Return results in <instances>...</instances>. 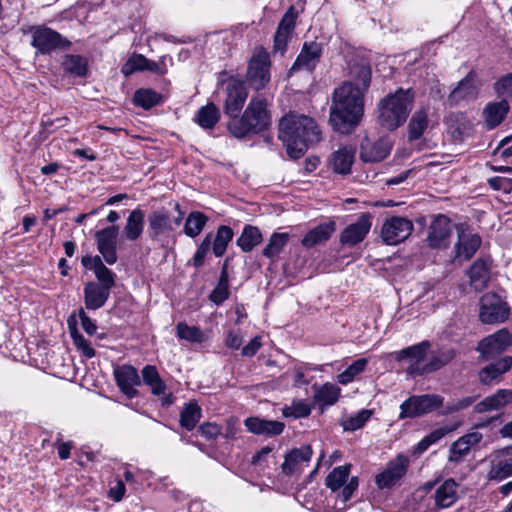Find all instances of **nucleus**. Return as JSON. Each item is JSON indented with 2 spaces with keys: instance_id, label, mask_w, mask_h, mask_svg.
<instances>
[{
  "instance_id": "nucleus-30",
  "label": "nucleus",
  "mask_w": 512,
  "mask_h": 512,
  "mask_svg": "<svg viewBox=\"0 0 512 512\" xmlns=\"http://www.w3.org/2000/svg\"><path fill=\"white\" fill-rule=\"evenodd\" d=\"M512 402V390L499 389L493 395L485 397L474 406L475 413L500 410Z\"/></svg>"
},
{
  "instance_id": "nucleus-8",
  "label": "nucleus",
  "mask_w": 512,
  "mask_h": 512,
  "mask_svg": "<svg viewBox=\"0 0 512 512\" xmlns=\"http://www.w3.org/2000/svg\"><path fill=\"white\" fill-rule=\"evenodd\" d=\"M510 316V307L496 293H486L479 300V319L484 324H499Z\"/></svg>"
},
{
  "instance_id": "nucleus-26",
  "label": "nucleus",
  "mask_w": 512,
  "mask_h": 512,
  "mask_svg": "<svg viewBox=\"0 0 512 512\" xmlns=\"http://www.w3.org/2000/svg\"><path fill=\"white\" fill-rule=\"evenodd\" d=\"M310 445H303L300 448H294L286 454L285 460L281 465L282 472L285 475H292L301 470L303 463L310 461L312 456Z\"/></svg>"
},
{
  "instance_id": "nucleus-51",
  "label": "nucleus",
  "mask_w": 512,
  "mask_h": 512,
  "mask_svg": "<svg viewBox=\"0 0 512 512\" xmlns=\"http://www.w3.org/2000/svg\"><path fill=\"white\" fill-rule=\"evenodd\" d=\"M176 333L180 339L191 343H200L203 340L202 331L196 326H189L185 322L176 325Z\"/></svg>"
},
{
  "instance_id": "nucleus-42",
  "label": "nucleus",
  "mask_w": 512,
  "mask_h": 512,
  "mask_svg": "<svg viewBox=\"0 0 512 512\" xmlns=\"http://www.w3.org/2000/svg\"><path fill=\"white\" fill-rule=\"evenodd\" d=\"M62 66L65 72L77 77H84L88 72V60L81 55H65Z\"/></svg>"
},
{
  "instance_id": "nucleus-43",
  "label": "nucleus",
  "mask_w": 512,
  "mask_h": 512,
  "mask_svg": "<svg viewBox=\"0 0 512 512\" xmlns=\"http://www.w3.org/2000/svg\"><path fill=\"white\" fill-rule=\"evenodd\" d=\"M234 232L230 226L221 225L218 227L216 235L212 240V251L216 257L225 254L228 244L232 241Z\"/></svg>"
},
{
  "instance_id": "nucleus-56",
  "label": "nucleus",
  "mask_w": 512,
  "mask_h": 512,
  "mask_svg": "<svg viewBox=\"0 0 512 512\" xmlns=\"http://www.w3.org/2000/svg\"><path fill=\"white\" fill-rule=\"evenodd\" d=\"M212 244V234L208 233L203 238L202 242L199 244L195 254L192 258V265L195 268H201L204 265L205 258L210 252Z\"/></svg>"
},
{
  "instance_id": "nucleus-60",
  "label": "nucleus",
  "mask_w": 512,
  "mask_h": 512,
  "mask_svg": "<svg viewBox=\"0 0 512 512\" xmlns=\"http://www.w3.org/2000/svg\"><path fill=\"white\" fill-rule=\"evenodd\" d=\"M460 425H461V422L458 421L450 426H443V427L437 428V429L433 430L431 433H429L428 435H426L425 438L432 445V444L438 442L439 440H441L445 435L458 429V427H460Z\"/></svg>"
},
{
  "instance_id": "nucleus-45",
  "label": "nucleus",
  "mask_w": 512,
  "mask_h": 512,
  "mask_svg": "<svg viewBox=\"0 0 512 512\" xmlns=\"http://www.w3.org/2000/svg\"><path fill=\"white\" fill-rule=\"evenodd\" d=\"M288 240V233H273L262 252L263 256L271 260H275L287 245Z\"/></svg>"
},
{
  "instance_id": "nucleus-49",
  "label": "nucleus",
  "mask_w": 512,
  "mask_h": 512,
  "mask_svg": "<svg viewBox=\"0 0 512 512\" xmlns=\"http://www.w3.org/2000/svg\"><path fill=\"white\" fill-rule=\"evenodd\" d=\"M96 262L98 264L94 271L97 279L95 282L111 290L115 286V273L104 265L102 259H97Z\"/></svg>"
},
{
  "instance_id": "nucleus-61",
  "label": "nucleus",
  "mask_w": 512,
  "mask_h": 512,
  "mask_svg": "<svg viewBox=\"0 0 512 512\" xmlns=\"http://www.w3.org/2000/svg\"><path fill=\"white\" fill-rule=\"evenodd\" d=\"M488 185L495 191L510 193L512 191V178L492 177L488 179Z\"/></svg>"
},
{
  "instance_id": "nucleus-53",
  "label": "nucleus",
  "mask_w": 512,
  "mask_h": 512,
  "mask_svg": "<svg viewBox=\"0 0 512 512\" xmlns=\"http://www.w3.org/2000/svg\"><path fill=\"white\" fill-rule=\"evenodd\" d=\"M229 296V277L219 276L217 285L212 290L209 299L216 305H219L227 300Z\"/></svg>"
},
{
  "instance_id": "nucleus-14",
  "label": "nucleus",
  "mask_w": 512,
  "mask_h": 512,
  "mask_svg": "<svg viewBox=\"0 0 512 512\" xmlns=\"http://www.w3.org/2000/svg\"><path fill=\"white\" fill-rule=\"evenodd\" d=\"M248 97V90L242 79L231 78L226 86V99L224 102V113L230 118L240 114Z\"/></svg>"
},
{
  "instance_id": "nucleus-29",
  "label": "nucleus",
  "mask_w": 512,
  "mask_h": 512,
  "mask_svg": "<svg viewBox=\"0 0 512 512\" xmlns=\"http://www.w3.org/2000/svg\"><path fill=\"white\" fill-rule=\"evenodd\" d=\"M350 80L346 82H354L356 87L363 93H367L370 87L372 78V69L369 63L360 60L353 61L349 65Z\"/></svg>"
},
{
  "instance_id": "nucleus-3",
  "label": "nucleus",
  "mask_w": 512,
  "mask_h": 512,
  "mask_svg": "<svg viewBox=\"0 0 512 512\" xmlns=\"http://www.w3.org/2000/svg\"><path fill=\"white\" fill-rule=\"evenodd\" d=\"M272 124L271 112L264 95L251 97L242 114L227 121L228 132L236 139H245L267 131Z\"/></svg>"
},
{
  "instance_id": "nucleus-17",
  "label": "nucleus",
  "mask_w": 512,
  "mask_h": 512,
  "mask_svg": "<svg viewBox=\"0 0 512 512\" xmlns=\"http://www.w3.org/2000/svg\"><path fill=\"white\" fill-rule=\"evenodd\" d=\"M408 466L409 459L402 454L391 460L384 471L375 478L378 488H390L397 484L406 474Z\"/></svg>"
},
{
  "instance_id": "nucleus-46",
  "label": "nucleus",
  "mask_w": 512,
  "mask_h": 512,
  "mask_svg": "<svg viewBox=\"0 0 512 512\" xmlns=\"http://www.w3.org/2000/svg\"><path fill=\"white\" fill-rule=\"evenodd\" d=\"M207 222L208 217L204 213L193 211L186 218L184 233L191 238H195L202 232Z\"/></svg>"
},
{
  "instance_id": "nucleus-32",
  "label": "nucleus",
  "mask_w": 512,
  "mask_h": 512,
  "mask_svg": "<svg viewBox=\"0 0 512 512\" xmlns=\"http://www.w3.org/2000/svg\"><path fill=\"white\" fill-rule=\"evenodd\" d=\"M510 110L507 100L502 99L498 102H489L483 109L484 123L487 129L496 128L502 123Z\"/></svg>"
},
{
  "instance_id": "nucleus-64",
  "label": "nucleus",
  "mask_w": 512,
  "mask_h": 512,
  "mask_svg": "<svg viewBox=\"0 0 512 512\" xmlns=\"http://www.w3.org/2000/svg\"><path fill=\"white\" fill-rule=\"evenodd\" d=\"M199 432L206 439H214L221 433V427L215 423H204L200 425Z\"/></svg>"
},
{
  "instance_id": "nucleus-5",
  "label": "nucleus",
  "mask_w": 512,
  "mask_h": 512,
  "mask_svg": "<svg viewBox=\"0 0 512 512\" xmlns=\"http://www.w3.org/2000/svg\"><path fill=\"white\" fill-rule=\"evenodd\" d=\"M351 464H345L335 467L326 477L325 484L335 495V512H341L346 509V502L357 490L359 482L356 476L349 479Z\"/></svg>"
},
{
  "instance_id": "nucleus-27",
  "label": "nucleus",
  "mask_w": 512,
  "mask_h": 512,
  "mask_svg": "<svg viewBox=\"0 0 512 512\" xmlns=\"http://www.w3.org/2000/svg\"><path fill=\"white\" fill-rule=\"evenodd\" d=\"M244 423L249 432L269 437L280 435L285 428L283 422L266 420L259 417H249Z\"/></svg>"
},
{
  "instance_id": "nucleus-24",
  "label": "nucleus",
  "mask_w": 512,
  "mask_h": 512,
  "mask_svg": "<svg viewBox=\"0 0 512 512\" xmlns=\"http://www.w3.org/2000/svg\"><path fill=\"white\" fill-rule=\"evenodd\" d=\"M512 367V357L505 356L496 362L483 367L478 372L479 382L485 386H492L501 381L504 373Z\"/></svg>"
},
{
  "instance_id": "nucleus-11",
  "label": "nucleus",
  "mask_w": 512,
  "mask_h": 512,
  "mask_svg": "<svg viewBox=\"0 0 512 512\" xmlns=\"http://www.w3.org/2000/svg\"><path fill=\"white\" fill-rule=\"evenodd\" d=\"M413 228L414 225L408 218L392 216L383 222L380 237L387 245H397L411 235Z\"/></svg>"
},
{
  "instance_id": "nucleus-40",
  "label": "nucleus",
  "mask_w": 512,
  "mask_h": 512,
  "mask_svg": "<svg viewBox=\"0 0 512 512\" xmlns=\"http://www.w3.org/2000/svg\"><path fill=\"white\" fill-rule=\"evenodd\" d=\"M262 241V234L258 227L246 225L241 235L236 240V244L240 249L247 253L252 251Z\"/></svg>"
},
{
  "instance_id": "nucleus-59",
  "label": "nucleus",
  "mask_w": 512,
  "mask_h": 512,
  "mask_svg": "<svg viewBox=\"0 0 512 512\" xmlns=\"http://www.w3.org/2000/svg\"><path fill=\"white\" fill-rule=\"evenodd\" d=\"M460 425H461V422L458 421L450 426H443V427L437 428V429L433 430L431 433H429L428 435H426L425 438L432 445V444L438 442L439 440H441L445 435L458 429V427H460Z\"/></svg>"
},
{
  "instance_id": "nucleus-21",
  "label": "nucleus",
  "mask_w": 512,
  "mask_h": 512,
  "mask_svg": "<svg viewBox=\"0 0 512 512\" xmlns=\"http://www.w3.org/2000/svg\"><path fill=\"white\" fill-rule=\"evenodd\" d=\"M478 95L476 74L469 72L449 94L446 102L452 107L462 101L474 100Z\"/></svg>"
},
{
  "instance_id": "nucleus-34",
  "label": "nucleus",
  "mask_w": 512,
  "mask_h": 512,
  "mask_svg": "<svg viewBox=\"0 0 512 512\" xmlns=\"http://www.w3.org/2000/svg\"><path fill=\"white\" fill-rule=\"evenodd\" d=\"M354 159L355 149L345 146L332 153L330 165L335 173L347 175L351 172Z\"/></svg>"
},
{
  "instance_id": "nucleus-4",
  "label": "nucleus",
  "mask_w": 512,
  "mask_h": 512,
  "mask_svg": "<svg viewBox=\"0 0 512 512\" xmlns=\"http://www.w3.org/2000/svg\"><path fill=\"white\" fill-rule=\"evenodd\" d=\"M415 94L411 88H399L377 104V120L381 127L394 131L404 124L412 110Z\"/></svg>"
},
{
  "instance_id": "nucleus-9",
  "label": "nucleus",
  "mask_w": 512,
  "mask_h": 512,
  "mask_svg": "<svg viewBox=\"0 0 512 512\" xmlns=\"http://www.w3.org/2000/svg\"><path fill=\"white\" fill-rule=\"evenodd\" d=\"M443 400V397L436 394L411 396L401 404L399 418H416L430 413L440 408L443 405Z\"/></svg>"
},
{
  "instance_id": "nucleus-47",
  "label": "nucleus",
  "mask_w": 512,
  "mask_h": 512,
  "mask_svg": "<svg viewBox=\"0 0 512 512\" xmlns=\"http://www.w3.org/2000/svg\"><path fill=\"white\" fill-rule=\"evenodd\" d=\"M512 476V458H497L492 461L488 472L490 480L502 481Z\"/></svg>"
},
{
  "instance_id": "nucleus-18",
  "label": "nucleus",
  "mask_w": 512,
  "mask_h": 512,
  "mask_svg": "<svg viewBox=\"0 0 512 512\" xmlns=\"http://www.w3.org/2000/svg\"><path fill=\"white\" fill-rule=\"evenodd\" d=\"M371 227V214L362 213L356 222L351 223L342 231L339 241L343 246L354 247L365 239Z\"/></svg>"
},
{
  "instance_id": "nucleus-57",
  "label": "nucleus",
  "mask_w": 512,
  "mask_h": 512,
  "mask_svg": "<svg viewBox=\"0 0 512 512\" xmlns=\"http://www.w3.org/2000/svg\"><path fill=\"white\" fill-rule=\"evenodd\" d=\"M147 58L142 54H133L122 66L121 72L125 76L132 75L136 71H145Z\"/></svg>"
},
{
  "instance_id": "nucleus-1",
  "label": "nucleus",
  "mask_w": 512,
  "mask_h": 512,
  "mask_svg": "<svg viewBox=\"0 0 512 512\" xmlns=\"http://www.w3.org/2000/svg\"><path fill=\"white\" fill-rule=\"evenodd\" d=\"M364 96L354 82H343L332 96L329 123L341 133H351L360 123L364 115Z\"/></svg>"
},
{
  "instance_id": "nucleus-19",
  "label": "nucleus",
  "mask_w": 512,
  "mask_h": 512,
  "mask_svg": "<svg viewBox=\"0 0 512 512\" xmlns=\"http://www.w3.org/2000/svg\"><path fill=\"white\" fill-rule=\"evenodd\" d=\"M492 259L487 257L477 258L466 271L470 286L477 292L487 288L491 279Z\"/></svg>"
},
{
  "instance_id": "nucleus-52",
  "label": "nucleus",
  "mask_w": 512,
  "mask_h": 512,
  "mask_svg": "<svg viewBox=\"0 0 512 512\" xmlns=\"http://www.w3.org/2000/svg\"><path fill=\"white\" fill-rule=\"evenodd\" d=\"M368 364V360L365 358H359L349 365L345 371L338 375L339 383L345 385L353 381V379L364 371Z\"/></svg>"
},
{
  "instance_id": "nucleus-22",
  "label": "nucleus",
  "mask_w": 512,
  "mask_h": 512,
  "mask_svg": "<svg viewBox=\"0 0 512 512\" xmlns=\"http://www.w3.org/2000/svg\"><path fill=\"white\" fill-rule=\"evenodd\" d=\"M114 377L120 391L128 398L137 395L136 386L141 384L137 370L131 365H123L114 370Z\"/></svg>"
},
{
  "instance_id": "nucleus-2",
  "label": "nucleus",
  "mask_w": 512,
  "mask_h": 512,
  "mask_svg": "<svg viewBox=\"0 0 512 512\" xmlns=\"http://www.w3.org/2000/svg\"><path fill=\"white\" fill-rule=\"evenodd\" d=\"M278 138L293 159L301 158L308 147L321 140V131L311 117L290 112L279 121Z\"/></svg>"
},
{
  "instance_id": "nucleus-25",
  "label": "nucleus",
  "mask_w": 512,
  "mask_h": 512,
  "mask_svg": "<svg viewBox=\"0 0 512 512\" xmlns=\"http://www.w3.org/2000/svg\"><path fill=\"white\" fill-rule=\"evenodd\" d=\"M456 357L454 349L441 350L430 357L428 363L422 366H414L410 370L411 376H421L435 372L449 364Z\"/></svg>"
},
{
  "instance_id": "nucleus-63",
  "label": "nucleus",
  "mask_w": 512,
  "mask_h": 512,
  "mask_svg": "<svg viewBox=\"0 0 512 512\" xmlns=\"http://www.w3.org/2000/svg\"><path fill=\"white\" fill-rule=\"evenodd\" d=\"M78 315L81 321L82 329L90 336L94 335L97 331L96 323L86 314L84 309L81 307L78 311Z\"/></svg>"
},
{
  "instance_id": "nucleus-10",
  "label": "nucleus",
  "mask_w": 512,
  "mask_h": 512,
  "mask_svg": "<svg viewBox=\"0 0 512 512\" xmlns=\"http://www.w3.org/2000/svg\"><path fill=\"white\" fill-rule=\"evenodd\" d=\"M175 209L179 212L178 216L171 218L170 212L164 208L151 212L148 216V235L150 239L156 240L160 235L172 232L176 227L180 226L183 213L180 205L175 204Z\"/></svg>"
},
{
  "instance_id": "nucleus-55",
  "label": "nucleus",
  "mask_w": 512,
  "mask_h": 512,
  "mask_svg": "<svg viewBox=\"0 0 512 512\" xmlns=\"http://www.w3.org/2000/svg\"><path fill=\"white\" fill-rule=\"evenodd\" d=\"M311 413V408L304 401H294L290 406H285L282 409V414L286 418H304L309 416Z\"/></svg>"
},
{
  "instance_id": "nucleus-12",
  "label": "nucleus",
  "mask_w": 512,
  "mask_h": 512,
  "mask_svg": "<svg viewBox=\"0 0 512 512\" xmlns=\"http://www.w3.org/2000/svg\"><path fill=\"white\" fill-rule=\"evenodd\" d=\"M512 345V336L506 328L482 339L476 348L480 353L481 361H490L497 358Z\"/></svg>"
},
{
  "instance_id": "nucleus-36",
  "label": "nucleus",
  "mask_w": 512,
  "mask_h": 512,
  "mask_svg": "<svg viewBox=\"0 0 512 512\" xmlns=\"http://www.w3.org/2000/svg\"><path fill=\"white\" fill-rule=\"evenodd\" d=\"M335 231V223L330 221L316 226L310 230L302 239L303 246L310 248L326 242Z\"/></svg>"
},
{
  "instance_id": "nucleus-31",
  "label": "nucleus",
  "mask_w": 512,
  "mask_h": 512,
  "mask_svg": "<svg viewBox=\"0 0 512 512\" xmlns=\"http://www.w3.org/2000/svg\"><path fill=\"white\" fill-rule=\"evenodd\" d=\"M482 243L479 234L465 233L458 234V241L455 244V257L458 259L469 260L478 251Z\"/></svg>"
},
{
  "instance_id": "nucleus-23",
  "label": "nucleus",
  "mask_w": 512,
  "mask_h": 512,
  "mask_svg": "<svg viewBox=\"0 0 512 512\" xmlns=\"http://www.w3.org/2000/svg\"><path fill=\"white\" fill-rule=\"evenodd\" d=\"M390 144L383 139L376 141L365 137L360 145V159L365 163H374L384 160L390 153Z\"/></svg>"
},
{
  "instance_id": "nucleus-54",
  "label": "nucleus",
  "mask_w": 512,
  "mask_h": 512,
  "mask_svg": "<svg viewBox=\"0 0 512 512\" xmlns=\"http://www.w3.org/2000/svg\"><path fill=\"white\" fill-rule=\"evenodd\" d=\"M371 416V410L363 409L359 411L356 415L351 416L342 422L344 431H356L362 428Z\"/></svg>"
},
{
  "instance_id": "nucleus-41",
  "label": "nucleus",
  "mask_w": 512,
  "mask_h": 512,
  "mask_svg": "<svg viewBox=\"0 0 512 512\" xmlns=\"http://www.w3.org/2000/svg\"><path fill=\"white\" fill-rule=\"evenodd\" d=\"M219 119V109L213 103L202 106L195 116L196 123L203 129H213Z\"/></svg>"
},
{
  "instance_id": "nucleus-15",
  "label": "nucleus",
  "mask_w": 512,
  "mask_h": 512,
  "mask_svg": "<svg viewBox=\"0 0 512 512\" xmlns=\"http://www.w3.org/2000/svg\"><path fill=\"white\" fill-rule=\"evenodd\" d=\"M119 234V226L111 225L105 227L95 233L97 249L102 255L103 260L113 265L117 262V237Z\"/></svg>"
},
{
  "instance_id": "nucleus-62",
  "label": "nucleus",
  "mask_w": 512,
  "mask_h": 512,
  "mask_svg": "<svg viewBox=\"0 0 512 512\" xmlns=\"http://www.w3.org/2000/svg\"><path fill=\"white\" fill-rule=\"evenodd\" d=\"M495 90L499 95L512 96V73L502 77L495 83Z\"/></svg>"
},
{
  "instance_id": "nucleus-39",
  "label": "nucleus",
  "mask_w": 512,
  "mask_h": 512,
  "mask_svg": "<svg viewBox=\"0 0 512 512\" xmlns=\"http://www.w3.org/2000/svg\"><path fill=\"white\" fill-rule=\"evenodd\" d=\"M428 126V112L425 108L416 111L408 124V139L418 140L422 137Z\"/></svg>"
},
{
  "instance_id": "nucleus-16",
  "label": "nucleus",
  "mask_w": 512,
  "mask_h": 512,
  "mask_svg": "<svg viewBox=\"0 0 512 512\" xmlns=\"http://www.w3.org/2000/svg\"><path fill=\"white\" fill-rule=\"evenodd\" d=\"M452 231L453 224L448 217L442 214L435 216L428 229V246L433 249L448 247Z\"/></svg>"
},
{
  "instance_id": "nucleus-50",
  "label": "nucleus",
  "mask_w": 512,
  "mask_h": 512,
  "mask_svg": "<svg viewBox=\"0 0 512 512\" xmlns=\"http://www.w3.org/2000/svg\"><path fill=\"white\" fill-rule=\"evenodd\" d=\"M340 395V388L334 384L326 383L315 394V399L325 405L336 403Z\"/></svg>"
},
{
  "instance_id": "nucleus-6",
  "label": "nucleus",
  "mask_w": 512,
  "mask_h": 512,
  "mask_svg": "<svg viewBox=\"0 0 512 512\" xmlns=\"http://www.w3.org/2000/svg\"><path fill=\"white\" fill-rule=\"evenodd\" d=\"M26 33L30 35V44L36 50V55H50L58 50H68L71 46L66 37L46 25L30 26Z\"/></svg>"
},
{
  "instance_id": "nucleus-35",
  "label": "nucleus",
  "mask_w": 512,
  "mask_h": 512,
  "mask_svg": "<svg viewBox=\"0 0 512 512\" xmlns=\"http://www.w3.org/2000/svg\"><path fill=\"white\" fill-rule=\"evenodd\" d=\"M67 326L70 336L76 348L79 351H81L82 355L85 356L86 358H93L96 352L94 348L91 346V343L87 339H85V337L78 331L77 319L75 314H72L68 317Z\"/></svg>"
},
{
  "instance_id": "nucleus-13",
  "label": "nucleus",
  "mask_w": 512,
  "mask_h": 512,
  "mask_svg": "<svg viewBox=\"0 0 512 512\" xmlns=\"http://www.w3.org/2000/svg\"><path fill=\"white\" fill-rule=\"evenodd\" d=\"M323 43L316 40L305 41L301 51L290 68V73L307 71L313 73L323 55Z\"/></svg>"
},
{
  "instance_id": "nucleus-48",
  "label": "nucleus",
  "mask_w": 512,
  "mask_h": 512,
  "mask_svg": "<svg viewBox=\"0 0 512 512\" xmlns=\"http://www.w3.org/2000/svg\"><path fill=\"white\" fill-rule=\"evenodd\" d=\"M161 95L152 89L137 90L133 96V103L136 106L148 110L161 102Z\"/></svg>"
},
{
  "instance_id": "nucleus-7",
  "label": "nucleus",
  "mask_w": 512,
  "mask_h": 512,
  "mask_svg": "<svg viewBox=\"0 0 512 512\" xmlns=\"http://www.w3.org/2000/svg\"><path fill=\"white\" fill-rule=\"evenodd\" d=\"M270 55L262 46L256 47L248 61L244 85L260 91L270 82Z\"/></svg>"
},
{
  "instance_id": "nucleus-28",
  "label": "nucleus",
  "mask_w": 512,
  "mask_h": 512,
  "mask_svg": "<svg viewBox=\"0 0 512 512\" xmlns=\"http://www.w3.org/2000/svg\"><path fill=\"white\" fill-rule=\"evenodd\" d=\"M111 290L97 284L95 281H90L84 286V303L85 307L89 310H97L103 307L109 299Z\"/></svg>"
},
{
  "instance_id": "nucleus-38",
  "label": "nucleus",
  "mask_w": 512,
  "mask_h": 512,
  "mask_svg": "<svg viewBox=\"0 0 512 512\" xmlns=\"http://www.w3.org/2000/svg\"><path fill=\"white\" fill-rule=\"evenodd\" d=\"M144 218L145 214L141 209H134L130 212L123 231L127 240L134 241L141 236L144 229Z\"/></svg>"
},
{
  "instance_id": "nucleus-20",
  "label": "nucleus",
  "mask_w": 512,
  "mask_h": 512,
  "mask_svg": "<svg viewBox=\"0 0 512 512\" xmlns=\"http://www.w3.org/2000/svg\"><path fill=\"white\" fill-rule=\"evenodd\" d=\"M298 13L294 6H291L280 20L276 33L274 35V50L284 53L287 49V43L296 26Z\"/></svg>"
},
{
  "instance_id": "nucleus-58",
  "label": "nucleus",
  "mask_w": 512,
  "mask_h": 512,
  "mask_svg": "<svg viewBox=\"0 0 512 512\" xmlns=\"http://www.w3.org/2000/svg\"><path fill=\"white\" fill-rule=\"evenodd\" d=\"M470 449L471 448L464 441V438L460 437L452 443L448 460L450 462H459L469 453Z\"/></svg>"
},
{
  "instance_id": "nucleus-44",
  "label": "nucleus",
  "mask_w": 512,
  "mask_h": 512,
  "mask_svg": "<svg viewBox=\"0 0 512 512\" xmlns=\"http://www.w3.org/2000/svg\"><path fill=\"white\" fill-rule=\"evenodd\" d=\"M201 413V407L196 402L186 404L180 412V425L188 431L193 430L201 418Z\"/></svg>"
},
{
  "instance_id": "nucleus-37",
  "label": "nucleus",
  "mask_w": 512,
  "mask_h": 512,
  "mask_svg": "<svg viewBox=\"0 0 512 512\" xmlns=\"http://www.w3.org/2000/svg\"><path fill=\"white\" fill-rule=\"evenodd\" d=\"M457 483L453 479L444 481L435 491V504L439 508H447L457 500Z\"/></svg>"
},
{
  "instance_id": "nucleus-33",
  "label": "nucleus",
  "mask_w": 512,
  "mask_h": 512,
  "mask_svg": "<svg viewBox=\"0 0 512 512\" xmlns=\"http://www.w3.org/2000/svg\"><path fill=\"white\" fill-rule=\"evenodd\" d=\"M431 347L428 340H424L418 344L409 346L395 353L396 361L409 360L410 365L407 367V373L410 375V370L414 366H421L420 363L425 359L427 351Z\"/></svg>"
}]
</instances>
